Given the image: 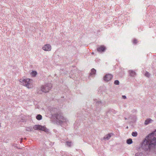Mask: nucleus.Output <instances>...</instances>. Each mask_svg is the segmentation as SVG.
<instances>
[{
    "label": "nucleus",
    "mask_w": 156,
    "mask_h": 156,
    "mask_svg": "<svg viewBox=\"0 0 156 156\" xmlns=\"http://www.w3.org/2000/svg\"><path fill=\"white\" fill-rule=\"evenodd\" d=\"M156 146V130L147 136L141 144V148L145 151H154Z\"/></svg>",
    "instance_id": "obj_1"
},
{
    "label": "nucleus",
    "mask_w": 156,
    "mask_h": 156,
    "mask_svg": "<svg viewBox=\"0 0 156 156\" xmlns=\"http://www.w3.org/2000/svg\"><path fill=\"white\" fill-rule=\"evenodd\" d=\"M57 109L55 108H52L51 110V112L53 116L56 118V121L60 125H62L63 124L67 123L68 120L62 115L61 112H56Z\"/></svg>",
    "instance_id": "obj_2"
},
{
    "label": "nucleus",
    "mask_w": 156,
    "mask_h": 156,
    "mask_svg": "<svg viewBox=\"0 0 156 156\" xmlns=\"http://www.w3.org/2000/svg\"><path fill=\"white\" fill-rule=\"evenodd\" d=\"M20 82L21 85L28 88H31L33 87V81L30 79H21L20 80Z\"/></svg>",
    "instance_id": "obj_3"
},
{
    "label": "nucleus",
    "mask_w": 156,
    "mask_h": 156,
    "mask_svg": "<svg viewBox=\"0 0 156 156\" xmlns=\"http://www.w3.org/2000/svg\"><path fill=\"white\" fill-rule=\"evenodd\" d=\"M52 85L51 83H46L44 85H42L41 87V90L44 93L48 92L51 88Z\"/></svg>",
    "instance_id": "obj_4"
},
{
    "label": "nucleus",
    "mask_w": 156,
    "mask_h": 156,
    "mask_svg": "<svg viewBox=\"0 0 156 156\" xmlns=\"http://www.w3.org/2000/svg\"><path fill=\"white\" fill-rule=\"evenodd\" d=\"M35 130H39L44 131L45 132H48V129L44 126L40 125H35L33 127Z\"/></svg>",
    "instance_id": "obj_5"
},
{
    "label": "nucleus",
    "mask_w": 156,
    "mask_h": 156,
    "mask_svg": "<svg viewBox=\"0 0 156 156\" xmlns=\"http://www.w3.org/2000/svg\"><path fill=\"white\" fill-rule=\"evenodd\" d=\"M42 49L46 51H49L51 50V47L49 44H46L42 48Z\"/></svg>",
    "instance_id": "obj_6"
},
{
    "label": "nucleus",
    "mask_w": 156,
    "mask_h": 156,
    "mask_svg": "<svg viewBox=\"0 0 156 156\" xmlns=\"http://www.w3.org/2000/svg\"><path fill=\"white\" fill-rule=\"evenodd\" d=\"M113 77V76L110 74L106 75L104 77V80L108 81L110 80Z\"/></svg>",
    "instance_id": "obj_7"
},
{
    "label": "nucleus",
    "mask_w": 156,
    "mask_h": 156,
    "mask_svg": "<svg viewBox=\"0 0 156 156\" xmlns=\"http://www.w3.org/2000/svg\"><path fill=\"white\" fill-rule=\"evenodd\" d=\"M105 49V47L103 45H101L97 48V51L101 52H104Z\"/></svg>",
    "instance_id": "obj_8"
},
{
    "label": "nucleus",
    "mask_w": 156,
    "mask_h": 156,
    "mask_svg": "<svg viewBox=\"0 0 156 156\" xmlns=\"http://www.w3.org/2000/svg\"><path fill=\"white\" fill-rule=\"evenodd\" d=\"M113 135L112 133H110L105 136L103 138V139L105 140H108Z\"/></svg>",
    "instance_id": "obj_9"
},
{
    "label": "nucleus",
    "mask_w": 156,
    "mask_h": 156,
    "mask_svg": "<svg viewBox=\"0 0 156 156\" xmlns=\"http://www.w3.org/2000/svg\"><path fill=\"white\" fill-rule=\"evenodd\" d=\"M94 101L96 102V104L97 105L101 106L102 105V103L101 101H99L97 99H94Z\"/></svg>",
    "instance_id": "obj_10"
},
{
    "label": "nucleus",
    "mask_w": 156,
    "mask_h": 156,
    "mask_svg": "<svg viewBox=\"0 0 156 156\" xmlns=\"http://www.w3.org/2000/svg\"><path fill=\"white\" fill-rule=\"evenodd\" d=\"M129 73L130 76L132 77L135 76L136 75V73L132 70H129Z\"/></svg>",
    "instance_id": "obj_11"
},
{
    "label": "nucleus",
    "mask_w": 156,
    "mask_h": 156,
    "mask_svg": "<svg viewBox=\"0 0 156 156\" xmlns=\"http://www.w3.org/2000/svg\"><path fill=\"white\" fill-rule=\"evenodd\" d=\"M96 70L94 69H91V72L90 73V75H92L93 74H95L96 73Z\"/></svg>",
    "instance_id": "obj_12"
},
{
    "label": "nucleus",
    "mask_w": 156,
    "mask_h": 156,
    "mask_svg": "<svg viewBox=\"0 0 156 156\" xmlns=\"http://www.w3.org/2000/svg\"><path fill=\"white\" fill-rule=\"evenodd\" d=\"M126 143L128 144H131L132 143L133 141L131 139H129L127 140Z\"/></svg>",
    "instance_id": "obj_13"
},
{
    "label": "nucleus",
    "mask_w": 156,
    "mask_h": 156,
    "mask_svg": "<svg viewBox=\"0 0 156 156\" xmlns=\"http://www.w3.org/2000/svg\"><path fill=\"white\" fill-rule=\"evenodd\" d=\"M36 118L38 120H41L42 119V116L41 115H38L36 116Z\"/></svg>",
    "instance_id": "obj_14"
},
{
    "label": "nucleus",
    "mask_w": 156,
    "mask_h": 156,
    "mask_svg": "<svg viewBox=\"0 0 156 156\" xmlns=\"http://www.w3.org/2000/svg\"><path fill=\"white\" fill-rule=\"evenodd\" d=\"M26 130L28 131H31L33 130V128L31 126L27 127Z\"/></svg>",
    "instance_id": "obj_15"
},
{
    "label": "nucleus",
    "mask_w": 156,
    "mask_h": 156,
    "mask_svg": "<svg viewBox=\"0 0 156 156\" xmlns=\"http://www.w3.org/2000/svg\"><path fill=\"white\" fill-rule=\"evenodd\" d=\"M151 119H147L146 120H145L144 124L146 125H148L149 124V123L150 122V121H151Z\"/></svg>",
    "instance_id": "obj_16"
},
{
    "label": "nucleus",
    "mask_w": 156,
    "mask_h": 156,
    "mask_svg": "<svg viewBox=\"0 0 156 156\" xmlns=\"http://www.w3.org/2000/svg\"><path fill=\"white\" fill-rule=\"evenodd\" d=\"M132 135L133 136L136 137L137 135V133L136 132H133L132 133Z\"/></svg>",
    "instance_id": "obj_17"
},
{
    "label": "nucleus",
    "mask_w": 156,
    "mask_h": 156,
    "mask_svg": "<svg viewBox=\"0 0 156 156\" xmlns=\"http://www.w3.org/2000/svg\"><path fill=\"white\" fill-rule=\"evenodd\" d=\"M145 76L148 77H149L150 76V74L147 72H146L144 74Z\"/></svg>",
    "instance_id": "obj_18"
},
{
    "label": "nucleus",
    "mask_w": 156,
    "mask_h": 156,
    "mask_svg": "<svg viewBox=\"0 0 156 156\" xmlns=\"http://www.w3.org/2000/svg\"><path fill=\"white\" fill-rule=\"evenodd\" d=\"M37 73L35 71H33L31 73V74L32 76H35L37 75Z\"/></svg>",
    "instance_id": "obj_19"
},
{
    "label": "nucleus",
    "mask_w": 156,
    "mask_h": 156,
    "mask_svg": "<svg viewBox=\"0 0 156 156\" xmlns=\"http://www.w3.org/2000/svg\"><path fill=\"white\" fill-rule=\"evenodd\" d=\"M114 83L117 85H119V82L118 80H116L115 81Z\"/></svg>",
    "instance_id": "obj_20"
},
{
    "label": "nucleus",
    "mask_w": 156,
    "mask_h": 156,
    "mask_svg": "<svg viewBox=\"0 0 156 156\" xmlns=\"http://www.w3.org/2000/svg\"><path fill=\"white\" fill-rule=\"evenodd\" d=\"M71 142H70L67 141L66 142V145L69 147H70L71 146Z\"/></svg>",
    "instance_id": "obj_21"
},
{
    "label": "nucleus",
    "mask_w": 156,
    "mask_h": 156,
    "mask_svg": "<svg viewBox=\"0 0 156 156\" xmlns=\"http://www.w3.org/2000/svg\"><path fill=\"white\" fill-rule=\"evenodd\" d=\"M137 43V40L136 39H134L133 41V43L134 44H136Z\"/></svg>",
    "instance_id": "obj_22"
},
{
    "label": "nucleus",
    "mask_w": 156,
    "mask_h": 156,
    "mask_svg": "<svg viewBox=\"0 0 156 156\" xmlns=\"http://www.w3.org/2000/svg\"><path fill=\"white\" fill-rule=\"evenodd\" d=\"M122 97L123 99H126V96L125 95H122Z\"/></svg>",
    "instance_id": "obj_23"
},
{
    "label": "nucleus",
    "mask_w": 156,
    "mask_h": 156,
    "mask_svg": "<svg viewBox=\"0 0 156 156\" xmlns=\"http://www.w3.org/2000/svg\"><path fill=\"white\" fill-rule=\"evenodd\" d=\"M135 156H138V154L137 153V154H136L135 155Z\"/></svg>",
    "instance_id": "obj_24"
},
{
    "label": "nucleus",
    "mask_w": 156,
    "mask_h": 156,
    "mask_svg": "<svg viewBox=\"0 0 156 156\" xmlns=\"http://www.w3.org/2000/svg\"><path fill=\"white\" fill-rule=\"evenodd\" d=\"M125 120H126L127 119V118H125Z\"/></svg>",
    "instance_id": "obj_25"
}]
</instances>
